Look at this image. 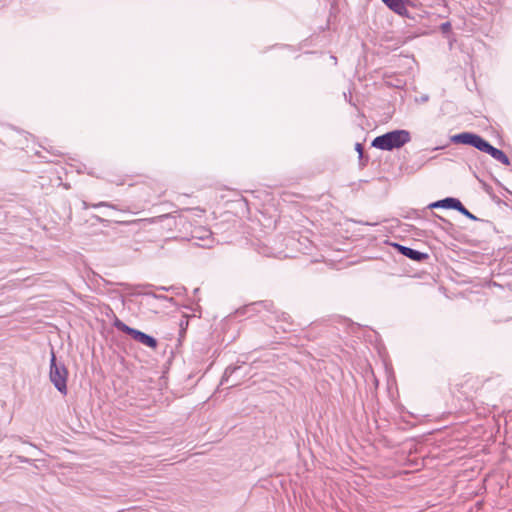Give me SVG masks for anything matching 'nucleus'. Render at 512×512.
Instances as JSON below:
<instances>
[{"mask_svg": "<svg viewBox=\"0 0 512 512\" xmlns=\"http://www.w3.org/2000/svg\"><path fill=\"white\" fill-rule=\"evenodd\" d=\"M68 369L62 360L57 359L55 351L51 348L49 363V380L55 389L62 395H67Z\"/></svg>", "mask_w": 512, "mask_h": 512, "instance_id": "obj_3", "label": "nucleus"}, {"mask_svg": "<svg viewBox=\"0 0 512 512\" xmlns=\"http://www.w3.org/2000/svg\"><path fill=\"white\" fill-rule=\"evenodd\" d=\"M382 2L393 12L397 13L398 15H406L407 14V8L406 3L408 0H382Z\"/></svg>", "mask_w": 512, "mask_h": 512, "instance_id": "obj_7", "label": "nucleus"}, {"mask_svg": "<svg viewBox=\"0 0 512 512\" xmlns=\"http://www.w3.org/2000/svg\"><path fill=\"white\" fill-rule=\"evenodd\" d=\"M91 207L93 208H99V207H110V208H115L114 205L108 203V202H99V203H96V204H92Z\"/></svg>", "mask_w": 512, "mask_h": 512, "instance_id": "obj_14", "label": "nucleus"}, {"mask_svg": "<svg viewBox=\"0 0 512 512\" xmlns=\"http://www.w3.org/2000/svg\"><path fill=\"white\" fill-rule=\"evenodd\" d=\"M18 460L21 462V463H31V459L29 458H26L24 456H17Z\"/></svg>", "mask_w": 512, "mask_h": 512, "instance_id": "obj_17", "label": "nucleus"}, {"mask_svg": "<svg viewBox=\"0 0 512 512\" xmlns=\"http://www.w3.org/2000/svg\"><path fill=\"white\" fill-rule=\"evenodd\" d=\"M392 245L400 254L416 262H423L429 258L427 253L415 250L399 243H393Z\"/></svg>", "mask_w": 512, "mask_h": 512, "instance_id": "obj_5", "label": "nucleus"}, {"mask_svg": "<svg viewBox=\"0 0 512 512\" xmlns=\"http://www.w3.org/2000/svg\"><path fill=\"white\" fill-rule=\"evenodd\" d=\"M113 325L119 331L129 335L133 340H135L136 342H138L146 347H149L151 349H156L158 346V340L155 337L148 335L138 329L128 326L127 324H125L123 321H121L118 318L115 319Z\"/></svg>", "mask_w": 512, "mask_h": 512, "instance_id": "obj_4", "label": "nucleus"}, {"mask_svg": "<svg viewBox=\"0 0 512 512\" xmlns=\"http://www.w3.org/2000/svg\"><path fill=\"white\" fill-rule=\"evenodd\" d=\"M248 309H249V307H248V306L243 307V308H241V309H238V310L235 312V314H236V315H243V314H244Z\"/></svg>", "mask_w": 512, "mask_h": 512, "instance_id": "obj_18", "label": "nucleus"}, {"mask_svg": "<svg viewBox=\"0 0 512 512\" xmlns=\"http://www.w3.org/2000/svg\"><path fill=\"white\" fill-rule=\"evenodd\" d=\"M450 141L454 144H463L474 147L475 149L489 154L493 159L503 165H510L509 157L500 149L491 145L482 136L474 132H461L450 137Z\"/></svg>", "mask_w": 512, "mask_h": 512, "instance_id": "obj_1", "label": "nucleus"}, {"mask_svg": "<svg viewBox=\"0 0 512 512\" xmlns=\"http://www.w3.org/2000/svg\"><path fill=\"white\" fill-rule=\"evenodd\" d=\"M355 149H356V151L359 153V156L361 157V156H362V154H363V146H362V144H360V143H356V145H355Z\"/></svg>", "mask_w": 512, "mask_h": 512, "instance_id": "obj_16", "label": "nucleus"}, {"mask_svg": "<svg viewBox=\"0 0 512 512\" xmlns=\"http://www.w3.org/2000/svg\"><path fill=\"white\" fill-rule=\"evenodd\" d=\"M82 204L84 209H87L89 207V204L86 201H83Z\"/></svg>", "mask_w": 512, "mask_h": 512, "instance_id": "obj_22", "label": "nucleus"}, {"mask_svg": "<svg viewBox=\"0 0 512 512\" xmlns=\"http://www.w3.org/2000/svg\"><path fill=\"white\" fill-rule=\"evenodd\" d=\"M410 141L411 134L408 130L396 129L375 137L372 146L383 151H392L403 147Z\"/></svg>", "mask_w": 512, "mask_h": 512, "instance_id": "obj_2", "label": "nucleus"}, {"mask_svg": "<svg viewBox=\"0 0 512 512\" xmlns=\"http://www.w3.org/2000/svg\"><path fill=\"white\" fill-rule=\"evenodd\" d=\"M155 299H161V300H167V301L173 302V298L172 297H167V296L162 295V294H157V296H155Z\"/></svg>", "mask_w": 512, "mask_h": 512, "instance_id": "obj_15", "label": "nucleus"}, {"mask_svg": "<svg viewBox=\"0 0 512 512\" xmlns=\"http://www.w3.org/2000/svg\"><path fill=\"white\" fill-rule=\"evenodd\" d=\"M211 235L212 233L209 230H196L193 234V238L202 241V243H197V245L204 248H211L213 246Z\"/></svg>", "mask_w": 512, "mask_h": 512, "instance_id": "obj_8", "label": "nucleus"}, {"mask_svg": "<svg viewBox=\"0 0 512 512\" xmlns=\"http://www.w3.org/2000/svg\"><path fill=\"white\" fill-rule=\"evenodd\" d=\"M428 100H429V96H428V95H426V94H425V95H422V96L418 99V101H420L421 103H425V102H427Z\"/></svg>", "mask_w": 512, "mask_h": 512, "instance_id": "obj_20", "label": "nucleus"}, {"mask_svg": "<svg viewBox=\"0 0 512 512\" xmlns=\"http://www.w3.org/2000/svg\"><path fill=\"white\" fill-rule=\"evenodd\" d=\"M172 289H173V286H171V287H165V286L156 287V290H161V291H170Z\"/></svg>", "mask_w": 512, "mask_h": 512, "instance_id": "obj_19", "label": "nucleus"}, {"mask_svg": "<svg viewBox=\"0 0 512 512\" xmlns=\"http://www.w3.org/2000/svg\"><path fill=\"white\" fill-rule=\"evenodd\" d=\"M456 211H458L459 213H461L462 215H464L465 217H467L468 219L470 220H473V221H477L479 220L474 214H472L462 203L461 201L459 202L458 204V207L456 209Z\"/></svg>", "mask_w": 512, "mask_h": 512, "instance_id": "obj_11", "label": "nucleus"}, {"mask_svg": "<svg viewBox=\"0 0 512 512\" xmlns=\"http://www.w3.org/2000/svg\"><path fill=\"white\" fill-rule=\"evenodd\" d=\"M143 295H145V296H151V297H153V298H155V296H157V294H156V293H154V292H152V291H145V292H143Z\"/></svg>", "mask_w": 512, "mask_h": 512, "instance_id": "obj_21", "label": "nucleus"}, {"mask_svg": "<svg viewBox=\"0 0 512 512\" xmlns=\"http://www.w3.org/2000/svg\"><path fill=\"white\" fill-rule=\"evenodd\" d=\"M97 220H98V221H100V222H102V221H103V219H102V218H100V217H97Z\"/></svg>", "mask_w": 512, "mask_h": 512, "instance_id": "obj_23", "label": "nucleus"}, {"mask_svg": "<svg viewBox=\"0 0 512 512\" xmlns=\"http://www.w3.org/2000/svg\"><path fill=\"white\" fill-rule=\"evenodd\" d=\"M262 253H263L265 256H269V254H268L266 251H264V252H262Z\"/></svg>", "mask_w": 512, "mask_h": 512, "instance_id": "obj_24", "label": "nucleus"}, {"mask_svg": "<svg viewBox=\"0 0 512 512\" xmlns=\"http://www.w3.org/2000/svg\"><path fill=\"white\" fill-rule=\"evenodd\" d=\"M435 218H437L440 222L439 223H435L437 226H439L441 229L447 231V232H450L451 230L454 229V225L447 219L437 215V214H433Z\"/></svg>", "mask_w": 512, "mask_h": 512, "instance_id": "obj_9", "label": "nucleus"}, {"mask_svg": "<svg viewBox=\"0 0 512 512\" xmlns=\"http://www.w3.org/2000/svg\"><path fill=\"white\" fill-rule=\"evenodd\" d=\"M189 325V317L188 315H183L182 319L180 320L179 322V327H180V337H183L184 334L186 333V329Z\"/></svg>", "mask_w": 512, "mask_h": 512, "instance_id": "obj_12", "label": "nucleus"}, {"mask_svg": "<svg viewBox=\"0 0 512 512\" xmlns=\"http://www.w3.org/2000/svg\"><path fill=\"white\" fill-rule=\"evenodd\" d=\"M460 200L454 197H446L444 199L432 202L429 204L428 208H444V209H453L456 210L458 207Z\"/></svg>", "mask_w": 512, "mask_h": 512, "instance_id": "obj_6", "label": "nucleus"}, {"mask_svg": "<svg viewBox=\"0 0 512 512\" xmlns=\"http://www.w3.org/2000/svg\"><path fill=\"white\" fill-rule=\"evenodd\" d=\"M102 280L104 281V283H105V284H110V282H109V281H106V280H104V279H102Z\"/></svg>", "mask_w": 512, "mask_h": 512, "instance_id": "obj_25", "label": "nucleus"}, {"mask_svg": "<svg viewBox=\"0 0 512 512\" xmlns=\"http://www.w3.org/2000/svg\"><path fill=\"white\" fill-rule=\"evenodd\" d=\"M452 26L449 21L444 22L440 25V30L443 34H449L451 32Z\"/></svg>", "mask_w": 512, "mask_h": 512, "instance_id": "obj_13", "label": "nucleus"}, {"mask_svg": "<svg viewBox=\"0 0 512 512\" xmlns=\"http://www.w3.org/2000/svg\"><path fill=\"white\" fill-rule=\"evenodd\" d=\"M239 369H240V366H228L225 369L224 374L221 378V385L228 383L230 376H232Z\"/></svg>", "mask_w": 512, "mask_h": 512, "instance_id": "obj_10", "label": "nucleus"}]
</instances>
